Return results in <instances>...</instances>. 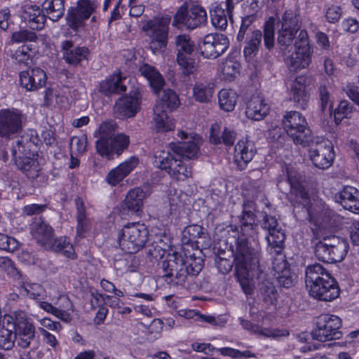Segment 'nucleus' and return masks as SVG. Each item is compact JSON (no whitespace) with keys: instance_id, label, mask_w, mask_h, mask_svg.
I'll return each instance as SVG.
<instances>
[{"instance_id":"13","label":"nucleus","mask_w":359,"mask_h":359,"mask_svg":"<svg viewBox=\"0 0 359 359\" xmlns=\"http://www.w3.org/2000/svg\"><path fill=\"white\" fill-rule=\"evenodd\" d=\"M13 325L17 345L22 348H28L36 334L35 327L22 311H14Z\"/></svg>"},{"instance_id":"56","label":"nucleus","mask_w":359,"mask_h":359,"mask_svg":"<svg viewBox=\"0 0 359 359\" xmlns=\"http://www.w3.org/2000/svg\"><path fill=\"white\" fill-rule=\"evenodd\" d=\"M76 205L77 208L78 222L76 231L79 235L81 236L88 229V223L86 218V210L83 206V203L80 198L76 199Z\"/></svg>"},{"instance_id":"51","label":"nucleus","mask_w":359,"mask_h":359,"mask_svg":"<svg viewBox=\"0 0 359 359\" xmlns=\"http://www.w3.org/2000/svg\"><path fill=\"white\" fill-rule=\"evenodd\" d=\"M54 251L60 252L67 257L74 258L75 252L69 240L67 237H60L52 245Z\"/></svg>"},{"instance_id":"32","label":"nucleus","mask_w":359,"mask_h":359,"mask_svg":"<svg viewBox=\"0 0 359 359\" xmlns=\"http://www.w3.org/2000/svg\"><path fill=\"white\" fill-rule=\"evenodd\" d=\"M144 198L145 193L142 189H133L129 191L122 203L121 210H128L132 213L137 212L142 209Z\"/></svg>"},{"instance_id":"5","label":"nucleus","mask_w":359,"mask_h":359,"mask_svg":"<svg viewBox=\"0 0 359 359\" xmlns=\"http://www.w3.org/2000/svg\"><path fill=\"white\" fill-rule=\"evenodd\" d=\"M348 244L343 238L335 236L324 237L315 248L316 257L326 263L341 262L345 257Z\"/></svg>"},{"instance_id":"7","label":"nucleus","mask_w":359,"mask_h":359,"mask_svg":"<svg viewBox=\"0 0 359 359\" xmlns=\"http://www.w3.org/2000/svg\"><path fill=\"white\" fill-rule=\"evenodd\" d=\"M170 18L155 17L149 20L142 27L150 39L149 48L153 53L157 54L166 48Z\"/></svg>"},{"instance_id":"31","label":"nucleus","mask_w":359,"mask_h":359,"mask_svg":"<svg viewBox=\"0 0 359 359\" xmlns=\"http://www.w3.org/2000/svg\"><path fill=\"white\" fill-rule=\"evenodd\" d=\"M139 70L149 81L153 92L159 95L165 83L161 74L154 67L148 64L142 65Z\"/></svg>"},{"instance_id":"14","label":"nucleus","mask_w":359,"mask_h":359,"mask_svg":"<svg viewBox=\"0 0 359 359\" xmlns=\"http://www.w3.org/2000/svg\"><path fill=\"white\" fill-rule=\"evenodd\" d=\"M130 143V138L124 133H117L109 140L98 139L95 142L97 152L107 160L114 159V156H119L126 149Z\"/></svg>"},{"instance_id":"4","label":"nucleus","mask_w":359,"mask_h":359,"mask_svg":"<svg viewBox=\"0 0 359 359\" xmlns=\"http://www.w3.org/2000/svg\"><path fill=\"white\" fill-rule=\"evenodd\" d=\"M31 145L25 146L22 142L16 141L12 147V155L15 164L28 178L35 180L41 174L36 151H31Z\"/></svg>"},{"instance_id":"20","label":"nucleus","mask_w":359,"mask_h":359,"mask_svg":"<svg viewBox=\"0 0 359 359\" xmlns=\"http://www.w3.org/2000/svg\"><path fill=\"white\" fill-rule=\"evenodd\" d=\"M182 254L184 257V264H183V267L180 270V272L177 273V281H175V283L177 285L184 284L187 280L188 275H198L202 270L203 266V260L190 251H183Z\"/></svg>"},{"instance_id":"43","label":"nucleus","mask_w":359,"mask_h":359,"mask_svg":"<svg viewBox=\"0 0 359 359\" xmlns=\"http://www.w3.org/2000/svg\"><path fill=\"white\" fill-rule=\"evenodd\" d=\"M193 93L195 99L200 102H208L213 96L214 85L210 82H196Z\"/></svg>"},{"instance_id":"37","label":"nucleus","mask_w":359,"mask_h":359,"mask_svg":"<svg viewBox=\"0 0 359 359\" xmlns=\"http://www.w3.org/2000/svg\"><path fill=\"white\" fill-rule=\"evenodd\" d=\"M284 128L288 135L308 127L306 118L302 114H287L283 119Z\"/></svg>"},{"instance_id":"8","label":"nucleus","mask_w":359,"mask_h":359,"mask_svg":"<svg viewBox=\"0 0 359 359\" xmlns=\"http://www.w3.org/2000/svg\"><path fill=\"white\" fill-rule=\"evenodd\" d=\"M276 20L273 17L269 18L264 26V35L260 30L256 29L252 32L251 36L244 48V55L249 60L252 59L259 51V48L264 38L265 47L271 50L274 46Z\"/></svg>"},{"instance_id":"29","label":"nucleus","mask_w":359,"mask_h":359,"mask_svg":"<svg viewBox=\"0 0 359 359\" xmlns=\"http://www.w3.org/2000/svg\"><path fill=\"white\" fill-rule=\"evenodd\" d=\"M14 317L12 315H5L0 327V348L9 351L11 350L15 340V332H13Z\"/></svg>"},{"instance_id":"52","label":"nucleus","mask_w":359,"mask_h":359,"mask_svg":"<svg viewBox=\"0 0 359 359\" xmlns=\"http://www.w3.org/2000/svg\"><path fill=\"white\" fill-rule=\"evenodd\" d=\"M309 77L306 75H300L295 78L292 87L291 91L292 93L293 98L299 100L305 95L306 86L309 83Z\"/></svg>"},{"instance_id":"16","label":"nucleus","mask_w":359,"mask_h":359,"mask_svg":"<svg viewBox=\"0 0 359 359\" xmlns=\"http://www.w3.org/2000/svg\"><path fill=\"white\" fill-rule=\"evenodd\" d=\"M229 45V40L224 34H209L198 43V49L204 57L215 59L227 50Z\"/></svg>"},{"instance_id":"26","label":"nucleus","mask_w":359,"mask_h":359,"mask_svg":"<svg viewBox=\"0 0 359 359\" xmlns=\"http://www.w3.org/2000/svg\"><path fill=\"white\" fill-rule=\"evenodd\" d=\"M126 79L119 70L116 71L100 82L99 90L107 96L125 93L127 90V86L124 84Z\"/></svg>"},{"instance_id":"17","label":"nucleus","mask_w":359,"mask_h":359,"mask_svg":"<svg viewBox=\"0 0 359 359\" xmlns=\"http://www.w3.org/2000/svg\"><path fill=\"white\" fill-rule=\"evenodd\" d=\"M25 122L22 114H0V137L13 138L22 132Z\"/></svg>"},{"instance_id":"59","label":"nucleus","mask_w":359,"mask_h":359,"mask_svg":"<svg viewBox=\"0 0 359 359\" xmlns=\"http://www.w3.org/2000/svg\"><path fill=\"white\" fill-rule=\"evenodd\" d=\"M60 300L62 303V308L66 310L56 309L54 316L63 322L69 323L72 320V316L67 311L73 309V304L70 299L66 296H61Z\"/></svg>"},{"instance_id":"15","label":"nucleus","mask_w":359,"mask_h":359,"mask_svg":"<svg viewBox=\"0 0 359 359\" xmlns=\"http://www.w3.org/2000/svg\"><path fill=\"white\" fill-rule=\"evenodd\" d=\"M315 142L309 149L310 159L320 169L330 168L334 157L332 144L321 137H316Z\"/></svg>"},{"instance_id":"58","label":"nucleus","mask_w":359,"mask_h":359,"mask_svg":"<svg viewBox=\"0 0 359 359\" xmlns=\"http://www.w3.org/2000/svg\"><path fill=\"white\" fill-rule=\"evenodd\" d=\"M177 62L185 76L194 74L197 69L195 60L191 55L177 56Z\"/></svg>"},{"instance_id":"49","label":"nucleus","mask_w":359,"mask_h":359,"mask_svg":"<svg viewBox=\"0 0 359 359\" xmlns=\"http://www.w3.org/2000/svg\"><path fill=\"white\" fill-rule=\"evenodd\" d=\"M206 232L202 226L198 224L189 225L182 231V241L184 243L196 242L198 238H203Z\"/></svg>"},{"instance_id":"38","label":"nucleus","mask_w":359,"mask_h":359,"mask_svg":"<svg viewBox=\"0 0 359 359\" xmlns=\"http://www.w3.org/2000/svg\"><path fill=\"white\" fill-rule=\"evenodd\" d=\"M273 269L276 271L275 276L280 285L287 288L292 285L293 280L288 275L289 271L287 268V263L283 256L280 255L279 259L276 258L273 260Z\"/></svg>"},{"instance_id":"6","label":"nucleus","mask_w":359,"mask_h":359,"mask_svg":"<svg viewBox=\"0 0 359 359\" xmlns=\"http://www.w3.org/2000/svg\"><path fill=\"white\" fill-rule=\"evenodd\" d=\"M294 51L285 58V64L291 72L306 69L312 62L313 51L305 29L299 31L294 42Z\"/></svg>"},{"instance_id":"47","label":"nucleus","mask_w":359,"mask_h":359,"mask_svg":"<svg viewBox=\"0 0 359 359\" xmlns=\"http://www.w3.org/2000/svg\"><path fill=\"white\" fill-rule=\"evenodd\" d=\"M210 13L212 25L220 30L226 29L228 21L224 10L215 3L212 6Z\"/></svg>"},{"instance_id":"42","label":"nucleus","mask_w":359,"mask_h":359,"mask_svg":"<svg viewBox=\"0 0 359 359\" xmlns=\"http://www.w3.org/2000/svg\"><path fill=\"white\" fill-rule=\"evenodd\" d=\"M42 6L48 18L53 22L59 20L63 16L65 10V0H46Z\"/></svg>"},{"instance_id":"57","label":"nucleus","mask_w":359,"mask_h":359,"mask_svg":"<svg viewBox=\"0 0 359 359\" xmlns=\"http://www.w3.org/2000/svg\"><path fill=\"white\" fill-rule=\"evenodd\" d=\"M263 301L268 304H273L277 299V290L269 282H264L259 288Z\"/></svg>"},{"instance_id":"10","label":"nucleus","mask_w":359,"mask_h":359,"mask_svg":"<svg viewBox=\"0 0 359 359\" xmlns=\"http://www.w3.org/2000/svg\"><path fill=\"white\" fill-rule=\"evenodd\" d=\"M341 319L334 315L323 314L318 318L316 327L312 331L313 339L325 341L341 338Z\"/></svg>"},{"instance_id":"35","label":"nucleus","mask_w":359,"mask_h":359,"mask_svg":"<svg viewBox=\"0 0 359 359\" xmlns=\"http://www.w3.org/2000/svg\"><path fill=\"white\" fill-rule=\"evenodd\" d=\"M32 236L41 245L49 242L53 236V228L43 221H36L31 224Z\"/></svg>"},{"instance_id":"12","label":"nucleus","mask_w":359,"mask_h":359,"mask_svg":"<svg viewBox=\"0 0 359 359\" xmlns=\"http://www.w3.org/2000/svg\"><path fill=\"white\" fill-rule=\"evenodd\" d=\"M97 6L95 1L79 0L76 7L68 10L66 17L68 26L75 32H81L86 25V20L95 11Z\"/></svg>"},{"instance_id":"21","label":"nucleus","mask_w":359,"mask_h":359,"mask_svg":"<svg viewBox=\"0 0 359 359\" xmlns=\"http://www.w3.org/2000/svg\"><path fill=\"white\" fill-rule=\"evenodd\" d=\"M46 80V72L39 67L29 68L20 73L21 86L29 91H34L43 87Z\"/></svg>"},{"instance_id":"46","label":"nucleus","mask_w":359,"mask_h":359,"mask_svg":"<svg viewBox=\"0 0 359 359\" xmlns=\"http://www.w3.org/2000/svg\"><path fill=\"white\" fill-rule=\"evenodd\" d=\"M240 64L232 58L226 59L221 65L222 79L231 81L239 74Z\"/></svg>"},{"instance_id":"9","label":"nucleus","mask_w":359,"mask_h":359,"mask_svg":"<svg viewBox=\"0 0 359 359\" xmlns=\"http://www.w3.org/2000/svg\"><path fill=\"white\" fill-rule=\"evenodd\" d=\"M278 43L283 47L292 44L296 34L302 27V20L299 15L292 11H286L277 22Z\"/></svg>"},{"instance_id":"24","label":"nucleus","mask_w":359,"mask_h":359,"mask_svg":"<svg viewBox=\"0 0 359 359\" xmlns=\"http://www.w3.org/2000/svg\"><path fill=\"white\" fill-rule=\"evenodd\" d=\"M286 171L287 180L290 185L291 196H294V198L291 199L292 203H294V205L299 203L304 207H306L309 204L308 194L298 180L296 170L292 167H287Z\"/></svg>"},{"instance_id":"36","label":"nucleus","mask_w":359,"mask_h":359,"mask_svg":"<svg viewBox=\"0 0 359 359\" xmlns=\"http://www.w3.org/2000/svg\"><path fill=\"white\" fill-rule=\"evenodd\" d=\"M18 290L20 295L37 302L43 299L46 294L45 289L41 284L27 281L20 282Z\"/></svg>"},{"instance_id":"1","label":"nucleus","mask_w":359,"mask_h":359,"mask_svg":"<svg viewBox=\"0 0 359 359\" xmlns=\"http://www.w3.org/2000/svg\"><path fill=\"white\" fill-rule=\"evenodd\" d=\"M255 216L244 204L243 214L240 217V231L233 248L235 273L238 282L246 294H250L253 286L250 280V272L259 270V252L249 245V239L257 233L255 224Z\"/></svg>"},{"instance_id":"61","label":"nucleus","mask_w":359,"mask_h":359,"mask_svg":"<svg viewBox=\"0 0 359 359\" xmlns=\"http://www.w3.org/2000/svg\"><path fill=\"white\" fill-rule=\"evenodd\" d=\"M107 305L117 310V312L121 315L129 314L132 312V309L128 306H125L123 302L117 297L107 295Z\"/></svg>"},{"instance_id":"18","label":"nucleus","mask_w":359,"mask_h":359,"mask_svg":"<svg viewBox=\"0 0 359 359\" xmlns=\"http://www.w3.org/2000/svg\"><path fill=\"white\" fill-rule=\"evenodd\" d=\"M140 159L132 156L110 170L104 180L111 187H115L122 182L139 165Z\"/></svg>"},{"instance_id":"28","label":"nucleus","mask_w":359,"mask_h":359,"mask_svg":"<svg viewBox=\"0 0 359 359\" xmlns=\"http://www.w3.org/2000/svg\"><path fill=\"white\" fill-rule=\"evenodd\" d=\"M22 19L33 30H40L44 27L46 20L43 9L36 5L25 6Z\"/></svg>"},{"instance_id":"30","label":"nucleus","mask_w":359,"mask_h":359,"mask_svg":"<svg viewBox=\"0 0 359 359\" xmlns=\"http://www.w3.org/2000/svg\"><path fill=\"white\" fill-rule=\"evenodd\" d=\"M255 154V147L250 141L240 140L235 147L234 161L241 170L252 161Z\"/></svg>"},{"instance_id":"63","label":"nucleus","mask_w":359,"mask_h":359,"mask_svg":"<svg viewBox=\"0 0 359 359\" xmlns=\"http://www.w3.org/2000/svg\"><path fill=\"white\" fill-rule=\"evenodd\" d=\"M37 39L36 34L27 30L15 32L12 34L11 40L14 43H25L26 41H35Z\"/></svg>"},{"instance_id":"19","label":"nucleus","mask_w":359,"mask_h":359,"mask_svg":"<svg viewBox=\"0 0 359 359\" xmlns=\"http://www.w3.org/2000/svg\"><path fill=\"white\" fill-rule=\"evenodd\" d=\"M308 290L311 297L324 302H331L339 294V287L332 277L311 285Z\"/></svg>"},{"instance_id":"55","label":"nucleus","mask_w":359,"mask_h":359,"mask_svg":"<svg viewBox=\"0 0 359 359\" xmlns=\"http://www.w3.org/2000/svg\"><path fill=\"white\" fill-rule=\"evenodd\" d=\"M117 129V125L114 121H104L100 126L98 130L95 132V135L98 139H105L109 140L111 137L115 135Z\"/></svg>"},{"instance_id":"40","label":"nucleus","mask_w":359,"mask_h":359,"mask_svg":"<svg viewBox=\"0 0 359 359\" xmlns=\"http://www.w3.org/2000/svg\"><path fill=\"white\" fill-rule=\"evenodd\" d=\"M171 178L176 181H185L192 177L191 167L178 158L168 172Z\"/></svg>"},{"instance_id":"2","label":"nucleus","mask_w":359,"mask_h":359,"mask_svg":"<svg viewBox=\"0 0 359 359\" xmlns=\"http://www.w3.org/2000/svg\"><path fill=\"white\" fill-rule=\"evenodd\" d=\"M118 243L122 250L134 254L142 249L149 239V230L141 222H129L118 233Z\"/></svg>"},{"instance_id":"23","label":"nucleus","mask_w":359,"mask_h":359,"mask_svg":"<svg viewBox=\"0 0 359 359\" xmlns=\"http://www.w3.org/2000/svg\"><path fill=\"white\" fill-rule=\"evenodd\" d=\"M62 57L69 65L76 66L81 61L87 60L89 50L85 46H75L73 41L65 40L61 42Z\"/></svg>"},{"instance_id":"22","label":"nucleus","mask_w":359,"mask_h":359,"mask_svg":"<svg viewBox=\"0 0 359 359\" xmlns=\"http://www.w3.org/2000/svg\"><path fill=\"white\" fill-rule=\"evenodd\" d=\"M184 264V257L182 252H169L165 256V259L162 262V267L164 271V276L166 281L173 283L177 285V273L183 267Z\"/></svg>"},{"instance_id":"50","label":"nucleus","mask_w":359,"mask_h":359,"mask_svg":"<svg viewBox=\"0 0 359 359\" xmlns=\"http://www.w3.org/2000/svg\"><path fill=\"white\" fill-rule=\"evenodd\" d=\"M177 158L178 156L174 157L169 152L163 150H159L154 154V164L156 167L161 170H165L168 172L169 170H170L173 165V162Z\"/></svg>"},{"instance_id":"33","label":"nucleus","mask_w":359,"mask_h":359,"mask_svg":"<svg viewBox=\"0 0 359 359\" xmlns=\"http://www.w3.org/2000/svg\"><path fill=\"white\" fill-rule=\"evenodd\" d=\"M222 132V126L218 123L212 124L210 128V140L215 144L224 143L226 146H232L236 140V133L229 128H224Z\"/></svg>"},{"instance_id":"3","label":"nucleus","mask_w":359,"mask_h":359,"mask_svg":"<svg viewBox=\"0 0 359 359\" xmlns=\"http://www.w3.org/2000/svg\"><path fill=\"white\" fill-rule=\"evenodd\" d=\"M207 13L198 0H182V4L173 17L172 25H182L194 29L206 24Z\"/></svg>"},{"instance_id":"62","label":"nucleus","mask_w":359,"mask_h":359,"mask_svg":"<svg viewBox=\"0 0 359 359\" xmlns=\"http://www.w3.org/2000/svg\"><path fill=\"white\" fill-rule=\"evenodd\" d=\"M320 100V107L323 111L329 110L332 112V103L330 100V94L325 86L321 85L318 89Z\"/></svg>"},{"instance_id":"27","label":"nucleus","mask_w":359,"mask_h":359,"mask_svg":"<svg viewBox=\"0 0 359 359\" xmlns=\"http://www.w3.org/2000/svg\"><path fill=\"white\" fill-rule=\"evenodd\" d=\"M238 321L244 330L259 337L279 339L280 337H285L289 335V332L287 330L264 327L259 324L253 323L251 321L245 320L243 318H238Z\"/></svg>"},{"instance_id":"64","label":"nucleus","mask_w":359,"mask_h":359,"mask_svg":"<svg viewBox=\"0 0 359 359\" xmlns=\"http://www.w3.org/2000/svg\"><path fill=\"white\" fill-rule=\"evenodd\" d=\"M87 143V137L85 135L81 137L74 136L71 139V150L72 152L83 154L86 150Z\"/></svg>"},{"instance_id":"25","label":"nucleus","mask_w":359,"mask_h":359,"mask_svg":"<svg viewBox=\"0 0 359 359\" xmlns=\"http://www.w3.org/2000/svg\"><path fill=\"white\" fill-rule=\"evenodd\" d=\"M335 200L346 210L359 215V191L346 186L335 195Z\"/></svg>"},{"instance_id":"54","label":"nucleus","mask_w":359,"mask_h":359,"mask_svg":"<svg viewBox=\"0 0 359 359\" xmlns=\"http://www.w3.org/2000/svg\"><path fill=\"white\" fill-rule=\"evenodd\" d=\"M161 102L162 104L161 112H165V107L170 110H175L180 104V100L177 94L171 89H165L163 91Z\"/></svg>"},{"instance_id":"48","label":"nucleus","mask_w":359,"mask_h":359,"mask_svg":"<svg viewBox=\"0 0 359 359\" xmlns=\"http://www.w3.org/2000/svg\"><path fill=\"white\" fill-rule=\"evenodd\" d=\"M295 144H300L304 147H311L315 144L316 137L312 135L311 130L309 127L304 128L300 131L293 133V135H289Z\"/></svg>"},{"instance_id":"44","label":"nucleus","mask_w":359,"mask_h":359,"mask_svg":"<svg viewBox=\"0 0 359 359\" xmlns=\"http://www.w3.org/2000/svg\"><path fill=\"white\" fill-rule=\"evenodd\" d=\"M238 95L231 89H222L219 92L218 99L221 109L231 112L234 108L237 102Z\"/></svg>"},{"instance_id":"53","label":"nucleus","mask_w":359,"mask_h":359,"mask_svg":"<svg viewBox=\"0 0 359 359\" xmlns=\"http://www.w3.org/2000/svg\"><path fill=\"white\" fill-rule=\"evenodd\" d=\"M269 245L271 248H275L278 254L281 251L283 244L285 240V233L283 230L278 227L270 232L266 237Z\"/></svg>"},{"instance_id":"34","label":"nucleus","mask_w":359,"mask_h":359,"mask_svg":"<svg viewBox=\"0 0 359 359\" xmlns=\"http://www.w3.org/2000/svg\"><path fill=\"white\" fill-rule=\"evenodd\" d=\"M332 278L330 273L321 264L316 263L306 269V285L307 289L322 280Z\"/></svg>"},{"instance_id":"11","label":"nucleus","mask_w":359,"mask_h":359,"mask_svg":"<svg viewBox=\"0 0 359 359\" xmlns=\"http://www.w3.org/2000/svg\"><path fill=\"white\" fill-rule=\"evenodd\" d=\"M177 136L182 140L180 144H170L172 151L183 160L196 158L199 154V148L203 143L202 137L196 133H188L184 130L177 133Z\"/></svg>"},{"instance_id":"39","label":"nucleus","mask_w":359,"mask_h":359,"mask_svg":"<svg viewBox=\"0 0 359 359\" xmlns=\"http://www.w3.org/2000/svg\"><path fill=\"white\" fill-rule=\"evenodd\" d=\"M140 103L139 94L126 95L116 101L115 109L118 112H137L140 109Z\"/></svg>"},{"instance_id":"41","label":"nucleus","mask_w":359,"mask_h":359,"mask_svg":"<svg viewBox=\"0 0 359 359\" xmlns=\"http://www.w3.org/2000/svg\"><path fill=\"white\" fill-rule=\"evenodd\" d=\"M175 122L168 114H154L151 128L156 133H165L174 130Z\"/></svg>"},{"instance_id":"60","label":"nucleus","mask_w":359,"mask_h":359,"mask_svg":"<svg viewBox=\"0 0 359 359\" xmlns=\"http://www.w3.org/2000/svg\"><path fill=\"white\" fill-rule=\"evenodd\" d=\"M269 110L270 106L260 96H253L247 104L246 112H267Z\"/></svg>"},{"instance_id":"45","label":"nucleus","mask_w":359,"mask_h":359,"mask_svg":"<svg viewBox=\"0 0 359 359\" xmlns=\"http://www.w3.org/2000/svg\"><path fill=\"white\" fill-rule=\"evenodd\" d=\"M177 56L191 55L195 49L194 41L189 35L183 34L175 37Z\"/></svg>"}]
</instances>
